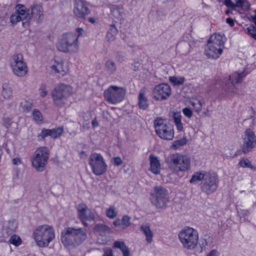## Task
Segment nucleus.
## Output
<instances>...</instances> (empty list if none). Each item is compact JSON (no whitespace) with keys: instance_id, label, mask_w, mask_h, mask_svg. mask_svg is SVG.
Wrapping results in <instances>:
<instances>
[{"instance_id":"nucleus-1","label":"nucleus","mask_w":256,"mask_h":256,"mask_svg":"<svg viewBox=\"0 0 256 256\" xmlns=\"http://www.w3.org/2000/svg\"><path fill=\"white\" fill-rule=\"evenodd\" d=\"M42 15L43 9L40 4L32 5L26 9L24 6L18 4L16 6V12L10 16V21L12 24H14L22 20V26L27 27L32 18L39 22L41 20Z\"/></svg>"},{"instance_id":"nucleus-2","label":"nucleus","mask_w":256,"mask_h":256,"mask_svg":"<svg viewBox=\"0 0 256 256\" xmlns=\"http://www.w3.org/2000/svg\"><path fill=\"white\" fill-rule=\"evenodd\" d=\"M86 229L66 227L61 233V242L65 247L74 248L82 244L86 239Z\"/></svg>"},{"instance_id":"nucleus-3","label":"nucleus","mask_w":256,"mask_h":256,"mask_svg":"<svg viewBox=\"0 0 256 256\" xmlns=\"http://www.w3.org/2000/svg\"><path fill=\"white\" fill-rule=\"evenodd\" d=\"M165 161L169 168L176 172H185L190 168V158L186 154L180 153L170 154Z\"/></svg>"},{"instance_id":"nucleus-4","label":"nucleus","mask_w":256,"mask_h":256,"mask_svg":"<svg viewBox=\"0 0 256 256\" xmlns=\"http://www.w3.org/2000/svg\"><path fill=\"white\" fill-rule=\"evenodd\" d=\"M56 46L58 51L63 52H76L79 49L78 36L72 32L64 34L58 38Z\"/></svg>"},{"instance_id":"nucleus-5","label":"nucleus","mask_w":256,"mask_h":256,"mask_svg":"<svg viewBox=\"0 0 256 256\" xmlns=\"http://www.w3.org/2000/svg\"><path fill=\"white\" fill-rule=\"evenodd\" d=\"M33 236L39 246L46 247L55 238L54 230L49 225H42L34 230Z\"/></svg>"},{"instance_id":"nucleus-6","label":"nucleus","mask_w":256,"mask_h":256,"mask_svg":"<svg viewBox=\"0 0 256 256\" xmlns=\"http://www.w3.org/2000/svg\"><path fill=\"white\" fill-rule=\"evenodd\" d=\"M178 236L184 248L192 250L197 246L198 234L196 230L192 228L186 227L179 232Z\"/></svg>"},{"instance_id":"nucleus-7","label":"nucleus","mask_w":256,"mask_h":256,"mask_svg":"<svg viewBox=\"0 0 256 256\" xmlns=\"http://www.w3.org/2000/svg\"><path fill=\"white\" fill-rule=\"evenodd\" d=\"M72 94V88L70 86L64 84H58L52 92L54 104L58 107H62Z\"/></svg>"},{"instance_id":"nucleus-8","label":"nucleus","mask_w":256,"mask_h":256,"mask_svg":"<svg viewBox=\"0 0 256 256\" xmlns=\"http://www.w3.org/2000/svg\"><path fill=\"white\" fill-rule=\"evenodd\" d=\"M49 158V150L46 146L38 148L32 156V166L39 172L44 170Z\"/></svg>"},{"instance_id":"nucleus-9","label":"nucleus","mask_w":256,"mask_h":256,"mask_svg":"<svg viewBox=\"0 0 256 256\" xmlns=\"http://www.w3.org/2000/svg\"><path fill=\"white\" fill-rule=\"evenodd\" d=\"M154 127L156 134L162 139L172 140L174 137V128L166 120L157 118L154 120Z\"/></svg>"},{"instance_id":"nucleus-10","label":"nucleus","mask_w":256,"mask_h":256,"mask_svg":"<svg viewBox=\"0 0 256 256\" xmlns=\"http://www.w3.org/2000/svg\"><path fill=\"white\" fill-rule=\"evenodd\" d=\"M150 201L157 208H166L169 202L168 190L161 186H155L151 194Z\"/></svg>"},{"instance_id":"nucleus-11","label":"nucleus","mask_w":256,"mask_h":256,"mask_svg":"<svg viewBox=\"0 0 256 256\" xmlns=\"http://www.w3.org/2000/svg\"><path fill=\"white\" fill-rule=\"evenodd\" d=\"M88 164L92 172L96 176L102 175L106 171L107 165L100 154H92L88 158Z\"/></svg>"},{"instance_id":"nucleus-12","label":"nucleus","mask_w":256,"mask_h":256,"mask_svg":"<svg viewBox=\"0 0 256 256\" xmlns=\"http://www.w3.org/2000/svg\"><path fill=\"white\" fill-rule=\"evenodd\" d=\"M10 66L14 74L18 76H24L28 72V68L21 54H14L10 61Z\"/></svg>"},{"instance_id":"nucleus-13","label":"nucleus","mask_w":256,"mask_h":256,"mask_svg":"<svg viewBox=\"0 0 256 256\" xmlns=\"http://www.w3.org/2000/svg\"><path fill=\"white\" fill-rule=\"evenodd\" d=\"M218 184V180L216 174L208 172L204 178L201 182L200 188L203 192L207 194H210L216 190Z\"/></svg>"},{"instance_id":"nucleus-14","label":"nucleus","mask_w":256,"mask_h":256,"mask_svg":"<svg viewBox=\"0 0 256 256\" xmlns=\"http://www.w3.org/2000/svg\"><path fill=\"white\" fill-rule=\"evenodd\" d=\"M124 94V89L116 86H110L104 91L105 100L112 104L120 102L123 100Z\"/></svg>"},{"instance_id":"nucleus-15","label":"nucleus","mask_w":256,"mask_h":256,"mask_svg":"<svg viewBox=\"0 0 256 256\" xmlns=\"http://www.w3.org/2000/svg\"><path fill=\"white\" fill-rule=\"evenodd\" d=\"M243 140L242 152L244 154H247L256 147V136L251 129L248 128L246 130Z\"/></svg>"},{"instance_id":"nucleus-16","label":"nucleus","mask_w":256,"mask_h":256,"mask_svg":"<svg viewBox=\"0 0 256 256\" xmlns=\"http://www.w3.org/2000/svg\"><path fill=\"white\" fill-rule=\"evenodd\" d=\"M171 94V88L166 84L162 83L156 85L153 90V98L158 100L168 98Z\"/></svg>"},{"instance_id":"nucleus-17","label":"nucleus","mask_w":256,"mask_h":256,"mask_svg":"<svg viewBox=\"0 0 256 256\" xmlns=\"http://www.w3.org/2000/svg\"><path fill=\"white\" fill-rule=\"evenodd\" d=\"M73 12L76 17L83 18L90 13V10L84 0H74Z\"/></svg>"},{"instance_id":"nucleus-18","label":"nucleus","mask_w":256,"mask_h":256,"mask_svg":"<svg viewBox=\"0 0 256 256\" xmlns=\"http://www.w3.org/2000/svg\"><path fill=\"white\" fill-rule=\"evenodd\" d=\"M224 48L212 44V42H208L205 48V54L210 58H217L222 54Z\"/></svg>"},{"instance_id":"nucleus-19","label":"nucleus","mask_w":256,"mask_h":256,"mask_svg":"<svg viewBox=\"0 0 256 256\" xmlns=\"http://www.w3.org/2000/svg\"><path fill=\"white\" fill-rule=\"evenodd\" d=\"M77 210L78 216L80 220L87 219L88 220H94V214L85 204H79L78 206Z\"/></svg>"},{"instance_id":"nucleus-20","label":"nucleus","mask_w":256,"mask_h":256,"mask_svg":"<svg viewBox=\"0 0 256 256\" xmlns=\"http://www.w3.org/2000/svg\"><path fill=\"white\" fill-rule=\"evenodd\" d=\"M150 164V170L154 174H160V164L158 157L154 154L149 156Z\"/></svg>"},{"instance_id":"nucleus-21","label":"nucleus","mask_w":256,"mask_h":256,"mask_svg":"<svg viewBox=\"0 0 256 256\" xmlns=\"http://www.w3.org/2000/svg\"><path fill=\"white\" fill-rule=\"evenodd\" d=\"M138 108L143 110H146L148 107V100L145 94V90L144 88L140 90L138 95Z\"/></svg>"},{"instance_id":"nucleus-22","label":"nucleus","mask_w":256,"mask_h":256,"mask_svg":"<svg viewBox=\"0 0 256 256\" xmlns=\"http://www.w3.org/2000/svg\"><path fill=\"white\" fill-rule=\"evenodd\" d=\"M225 40L226 38L224 34H214L210 36L208 41L212 42V44L224 48Z\"/></svg>"},{"instance_id":"nucleus-23","label":"nucleus","mask_w":256,"mask_h":256,"mask_svg":"<svg viewBox=\"0 0 256 256\" xmlns=\"http://www.w3.org/2000/svg\"><path fill=\"white\" fill-rule=\"evenodd\" d=\"M248 74V72L244 70L241 72H234L229 76V81L234 84L241 82L242 78Z\"/></svg>"},{"instance_id":"nucleus-24","label":"nucleus","mask_w":256,"mask_h":256,"mask_svg":"<svg viewBox=\"0 0 256 256\" xmlns=\"http://www.w3.org/2000/svg\"><path fill=\"white\" fill-rule=\"evenodd\" d=\"M140 230L144 234L146 242L150 244L152 241V238L154 233L150 230V226L148 224H142L140 228Z\"/></svg>"},{"instance_id":"nucleus-25","label":"nucleus","mask_w":256,"mask_h":256,"mask_svg":"<svg viewBox=\"0 0 256 256\" xmlns=\"http://www.w3.org/2000/svg\"><path fill=\"white\" fill-rule=\"evenodd\" d=\"M118 30L114 24H111L106 35V41L108 42H114L118 34Z\"/></svg>"},{"instance_id":"nucleus-26","label":"nucleus","mask_w":256,"mask_h":256,"mask_svg":"<svg viewBox=\"0 0 256 256\" xmlns=\"http://www.w3.org/2000/svg\"><path fill=\"white\" fill-rule=\"evenodd\" d=\"M224 90L227 93L232 95L242 94H243V92H240L238 88H236L235 84L230 82H228L226 84Z\"/></svg>"},{"instance_id":"nucleus-27","label":"nucleus","mask_w":256,"mask_h":256,"mask_svg":"<svg viewBox=\"0 0 256 256\" xmlns=\"http://www.w3.org/2000/svg\"><path fill=\"white\" fill-rule=\"evenodd\" d=\"M250 21L254 23L247 28L248 34L256 40V14L250 16Z\"/></svg>"},{"instance_id":"nucleus-28","label":"nucleus","mask_w":256,"mask_h":256,"mask_svg":"<svg viewBox=\"0 0 256 256\" xmlns=\"http://www.w3.org/2000/svg\"><path fill=\"white\" fill-rule=\"evenodd\" d=\"M176 50L182 54H186L190 52V44L186 41L180 42L177 44Z\"/></svg>"},{"instance_id":"nucleus-29","label":"nucleus","mask_w":256,"mask_h":256,"mask_svg":"<svg viewBox=\"0 0 256 256\" xmlns=\"http://www.w3.org/2000/svg\"><path fill=\"white\" fill-rule=\"evenodd\" d=\"M114 247L120 248L122 252L123 256H130V251L124 242L116 241L114 243Z\"/></svg>"},{"instance_id":"nucleus-30","label":"nucleus","mask_w":256,"mask_h":256,"mask_svg":"<svg viewBox=\"0 0 256 256\" xmlns=\"http://www.w3.org/2000/svg\"><path fill=\"white\" fill-rule=\"evenodd\" d=\"M94 231L101 236L104 235L106 232H109L110 228L104 224H96L94 228Z\"/></svg>"},{"instance_id":"nucleus-31","label":"nucleus","mask_w":256,"mask_h":256,"mask_svg":"<svg viewBox=\"0 0 256 256\" xmlns=\"http://www.w3.org/2000/svg\"><path fill=\"white\" fill-rule=\"evenodd\" d=\"M208 172L205 171H200L195 172L192 176L190 180V183H194L196 181L202 180L205 178V176L207 174Z\"/></svg>"},{"instance_id":"nucleus-32","label":"nucleus","mask_w":256,"mask_h":256,"mask_svg":"<svg viewBox=\"0 0 256 256\" xmlns=\"http://www.w3.org/2000/svg\"><path fill=\"white\" fill-rule=\"evenodd\" d=\"M106 72L108 74H114L116 70V66L114 62L112 60H106L104 64Z\"/></svg>"},{"instance_id":"nucleus-33","label":"nucleus","mask_w":256,"mask_h":256,"mask_svg":"<svg viewBox=\"0 0 256 256\" xmlns=\"http://www.w3.org/2000/svg\"><path fill=\"white\" fill-rule=\"evenodd\" d=\"M1 94L6 99L9 98L11 96L12 90L8 84L5 83L2 85Z\"/></svg>"},{"instance_id":"nucleus-34","label":"nucleus","mask_w":256,"mask_h":256,"mask_svg":"<svg viewBox=\"0 0 256 256\" xmlns=\"http://www.w3.org/2000/svg\"><path fill=\"white\" fill-rule=\"evenodd\" d=\"M172 118L177 129L179 131H182L183 130V126L181 122L182 116L180 114V112H174L173 114Z\"/></svg>"},{"instance_id":"nucleus-35","label":"nucleus","mask_w":256,"mask_h":256,"mask_svg":"<svg viewBox=\"0 0 256 256\" xmlns=\"http://www.w3.org/2000/svg\"><path fill=\"white\" fill-rule=\"evenodd\" d=\"M50 136L54 139L59 138L64 132V128L60 126L56 128L50 129Z\"/></svg>"},{"instance_id":"nucleus-36","label":"nucleus","mask_w":256,"mask_h":256,"mask_svg":"<svg viewBox=\"0 0 256 256\" xmlns=\"http://www.w3.org/2000/svg\"><path fill=\"white\" fill-rule=\"evenodd\" d=\"M187 143V140L185 138H182L180 139L176 140L173 142L171 146V148L174 150H177L180 146H184Z\"/></svg>"},{"instance_id":"nucleus-37","label":"nucleus","mask_w":256,"mask_h":256,"mask_svg":"<svg viewBox=\"0 0 256 256\" xmlns=\"http://www.w3.org/2000/svg\"><path fill=\"white\" fill-rule=\"evenodd\" d=\"M32 116L34 120L37 124H41L43 122L42 116L39 110L34 109L32 112Z\"/></svg>"},{"instance_id":"nucleus-38","label":"nucleus","mask_w":256,"mask_h":256,"mask_svg":"<svg viewBox=\"0 0 256 256\" xmlns=\"http://www.w3.org/2000/svg\"><path fill=\"white\" fill-rule=\"evenodd\" d=\"M17 228V224L14 220L8 221L6 228V232L8 234L14 232Z\"/></svg>"},{"instance_id":"nucleus-39","label":"nucleus","mask_w":256,"mask_h":256,"mask_svg":"<svg viewBox=\"0 0 256 256\" xmlns=\"http://www.w3.org/2000/svg\"><path fill=\"white\" fill-rule=\"evenodd\" d=\"M122 10L118 6H114L111 10L112 14L117 19H121L122 18Z\"/></svg>"},{"instance_id":"nucleus-40","label":"nucleus","mask_w":256,"mask_h":256,"mask_svg":"<svg viewBox=\"0 0 256 256\" xmlns=\"http://www.w3.org/2000/svg\"><path fill=\"white\" fill-rule=\"evenodd\" d=\"M169 80L174 86H180L184 83L185 79L184 77L178 78L176 76H170Z\"/></svg>"},{"instance_id":"nucleus-41","label":"nucleus","mask_w":256,"mask_h":256,"mask_svg":"<svg viewBox=\"0 0 256 256\" xmlns=\"http://www.w3.org/2000/svg\"><path fill=\"white\" fill-rule=\"evenodd\" d=\"M236 3H234V8L236 7L240 8H248L250 4H248L247 0H235Z\"/></svg>"},{"instance_id":"nucleus-42","label":"nucleus","mask_w":256,"mask_h":256,"mask_svg":"<svg viewBox=\"0 0 256 256\" xmlns=\"http://www.w3.org/2000/svg\"><path fill=\"white\" fill-rule=\"evenodd\" d=\"M130 218V217L128 215H124L122 217L121 220L122 229H125L131 224Z\"/></svg>"},{"instance_id":"nucleus-43","label":"nucleus","mask_w":256,"mask_h":256,"mask_svg":"<svg viewBox=\"0 0 256 256\" xmlns=\"http://www.w3.org/2000/svg\"><path fill=\"white\" fill-rule=\"evenodd\" d=\"M50 129L43 128L42 132L38 135V140H44L46 137L50 136Z\"/></svg>"},{"instance_id":"nucleus-44","label":"nucleus","mask_w":256,"mask_h":256,"mask_svg":"<svg viewBox=\"0 0 256 256\" xmlns=\"http://www.w3.org/2000/svg\"><path fill=\"white\" fill-rule=\"evenodd\" d=\"M51 68L52 69L54 70L56 73H60L64 72L63 63L62 62H58L56 64L52 65Z\"/></svg>"},{"instance_id":"nucleus-45","label":"nucleus","mask_w":256,"mask_h":256,"mask_svg":"<svg viewBox=\"0 0 256 256\" xmlns=\"http://www.w3.org/2000/svg\"><path fill=\"white\" fill-rule=\"evenodd\" d=\"M9 242L16 246H18L21 244L22 240L19 236L14 234L10 238Z\"/></svg>"},{"instance_id":"nucleus-46","label":"nucleus","mask_w":256,"mask_h":256,"mask_svg":"<svg viewBox=\"0 0 256 256\" xmlns=\"http://www.w3.org/2000/svg\"><path fill=\"white\" fill-rule=\"evenodd\" d=\"M106 215L108 217L110 218H113L116 216V212L115 208L114 206H110L106 210Z\"/></svg>"},{"instance_id":"nucleus-47","label":"nucleus","mask_w":256,"mask_h":256,"mask_svg":"<svg viewBox=\"0 0 256 256\" xmlns=\"http://www.w3.org/2000/svg\"><path fill=\"white\" fill-rule=\"evenodd\" d=\"M239 164L243 168H253L254 166L252 165L250 162L247 158H243L239 162Z\"/></svg>"},{"instance_id":"nucleus-48","label":"nucleus","mask_w":256,"mask_h":256,"mask_svg":"<svg viewBox=\"0 0 256 256\" xmlns=\"http://www.w3.org/2000/svg\"><path fill=\"white\" fill-rule=\"evenodd\" d=\"M2 122L6 128H9L12 124V120L9 116L4 114L2 117Z\"/></svg>"},{"instance_id":"nucleus-49","label":"nucleus","mask_w":256,"mask_h":256,"mask_svg":"<svg viewBox=\"0 0 256 256\" xmlns=\"http://www.w3.org/2000/svg\"><path fill=\"white\" fill-rule=\"evenodd\" d=\"M21 106L24 110L28 112L32 108V104L30 102L25 101L21 103Z\"/></svg>"},{"instance_id":"nucleus-50","label":"nucleus","mask_w":256,"mask_h":256,"mask_svg":"<svg viewBox=\"0 0 256 256\" xmlns=\"http://www.w3.org/2000/svg\"><path fill=\"white\" fill-rule=\"evenodd\" d=\"M39 90H40V96L42 98L46 96L48 94V91L46 89V84H41Z\"/></svg>"},{"instance_id":"nucleus-51","label":"nucleus","mask_w":256,"mask_h":256,"mask_svg":"<svg viewBox=\"0 0 256 256\" xmlns=\"http://www.w3.org/2000/svg\"><path fill=\"white\" fill-rule=\"evenodd\" d=\"M112 162L116 166H119L122 164V161L120 156H116L112 158Z\"/></svg>"},{"instance_id":"nucleus-52","label":"nucleus","mask_w":256,"mask_h":256,"mask_svg":"<svg viewBox=\"0 0 256 256\" xmlns=\"http://www.w3.org/2000/svg\"><path fill=\"white\" fill-rule=\"evenodd\" d=\"M182 112L188 118H190L192 116V111L190 108H183Z\"/></svg>"},{"instance_id":"nucleus-53","label":"nucleus","mask_w":256,"mask_h":256,"mask_svg":"<svg viewBox=\"0 0 256 256\" xmlns=\"http://www.w3.org/2000/svg\"><path fill=\"white\" fill-rule=\"evenodd\" d=\"M102 256H114L112 250L110 248H104Z\"/></svg>"},{"instance_id":"nucleus-54","label":"nucleus","mask_w":256,"mask_h":256,"mask_svg":"<svg viewBox=\"0 0 256 256\" xmlns=\"http://www.w3.org/2000/svg\"><path fill=\"white\" fill-rule=\"evenodd\" d=\"M204 104V102L203 100H199L197 103L198 106L195 108V111L198 113L200 112L202 110V107Z\"/></svg>"},{"instance_id":"nucleus-55","label":"nucleus","mask_w":256,"mask_h":256,"mask_svg":"<svg viewBox=\"0 0 256 256\" xmlns=\"http://www.w3.org/2000/svg\"><path fill=\"white\" fill-rule=\"evenodd\" d=\"M220 253L216 250H212L206 255V256H220Z\"/></svg>"},{"instance_id":"nucleus-56","label":"nucleus","mask_w":256,"mask_h":256,"mask_svg":"<svg viewBox=\"0 0 256 256\" xmlns=\"http://www.w3.org/2000/svg\"><path fill=\"white\" fill-rule=\"evenodd\" d=\"M224 4L228 8L234 9V3L232 0H224Z\"/></svg>"},{"instance_id":"nucleus-57","label":"nucleus","mask_w":256,"mask_h":256,"mask_svg":"<svg viewBox=\"0 0 256 256\" xmlns=\"http://www.w3.org/2000/svg\"><path fill=\"white\" fill-rule=\"evenodd\" d=\"M113 224L115 226H120L122 228V221L120 218L116 219Z\"/></svg>"},{"instance_id":"nucleus-58","label":"nucleus","mask_w":256,"mask_h":256,"mask_svg":"<svg viewBox=\"0 0 256 256\" xmlns=\"http://www.w3.org/2000/svg\"><path fill=\"white\" fill-rule=\"evenodd\" d=\"M83 31L84 30L82 28H76V32H78V34H75L78 36V38L82 35Z\"/></svg>"},{"instance_id":"nucleus-59","label":"nucleus","mask_w":256,"mask_h":256,"mask_svg":"<svg viewBox=\"0 0 256 256\" xmlns=\"http://www.w3.org/2000/svg\"><path fill=\"white\" fill-rule=\"evenodd\" d=\"M92 127L94 128H95L98 126V120H96V118H94L92 120Z\"/></svg>"},{"instance_id":"nucleus-60","label":"nucleus","mask_w":256,"mask_h":256,"mask_svg":"<svg viewBox=\"0 0 256 256\" xmlns=\"http://www.w3.org/2000/svg\"><path fill=\"white\" fill-rule=\"evenodd\" d=\"M226 22L227 24H230L231 26H233L234 24V21L232 18H228L226 20Z\"/></svg>"},{"instance_id":"nucleus-61","label":"nucleus","mask_w":256,"mask_h":256,"mask_svg":"<svg viewBox=\"0 0 256 256\" xmlns=\"http://www.w3.org/2000/svg\"><path fill=\"white\" fill-rule=\"evenodd\" d=\"M20 162V160L18 158H14L12 160V164L14 165L18 164Z\"/></svg>"},{"instance_id":"nucleus-62","label":"nucleus","mask_w":256,"mask_h":256,"mask_svg":"<svg viewBox=\"0 0 256 256\" xmlns=\"http://www.w3.org/2000/svg\"><path fill=\"white\" fill-rule=\"evenodd\" d=\"M86 220H88L87 219L80 220V221L84 224V226L86 227L88 226V224L86 222Z\"/></svg>"},{"instance_id":"nucleus-63","label":"nucleus","mask_w":256,"mask_h":256,"mask_svg":"<svg viewBox=\"0 0 256 256\" xmlns=\"http://www.w3.org/2000/svg\"><path fill=\"white\" fill-rule=\"evenodd\" d=\"M96 20L94 18H88V21L92 24H94L96 22Z\"/></svg>"},{"instance_id":"nucleus-64","label":"nucleus","mask_w":256,"mask_h":256,"mask_svg":"<svg viewBox=\"0 0 256 256\" xmlns=\"http://www.w3.org/2000/svg\"><path fill=\"white\" fill-rule=\"evenodd\" d=\"M248 211L247 210H242L240 213V214H244V215H246L248 214Z\"/></svg>"}]
</instances>
